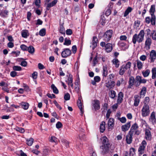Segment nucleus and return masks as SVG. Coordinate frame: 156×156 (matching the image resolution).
I'll return each mask as SVG.
<instances>
[{"instance_id":"nucleus-1","label":"nucleus","mask_w":156,"mask_h":156,"mask_svg":"<svg viewBox=\"0 0 156 156\" xmlns=\"http://www.w3.org/2000/svg\"><path fill=\"white\" fill-rule=\"evenodd\" d=\"M144 32L143 30H141L138 34H134L132 38V42L133 44L136 43V41L139 43L142 42L144 40Z\"/></svg>"},{"instance_id":"nucleus-2","label":"nucleus","mask_w":156,"mask_h":156,"mask_svg":"<svg viewBox=\"0 0 156 156\" xmlns=\"http://www.w3.org/2000/svg\"><path fill=\"white\" fill-rule=\"evenodd\" d=\"M102 145L101 147L102 149V152L103 153L108 151L109 147V144L108 143V139L105 136L102 137Z\"/></svg>"},{"instance_id":"nucleus-3","label":"nucleus","mask_w":156,"mask_h":156,"mask_svg":"<svg viewBox=\"0 0 156 156\" xmlns=\"http://www.w3.org/2000/svg\"><path fill=\"white\" fill-rule=\"evenodd\" d=\"M138 125L135 123L132 126L129 133L133 136H138L140 133V131L138 129Z\"/></svg>"},{"instance_id":"nucleus-4","label":"nucleus","mask_w":156,"mask_h":156,"mask_svg":"<svg viewBox=\"0 0 156 156\" xmlns=\"http://www.w3.org/2000/svg\"><path fill=\"white\" fill-rule=\"evenodd\" d=\"M131 65V62H127L126 65H122L120 70L119 74L121 75H122L127 70L130 68Z\"/></svg>"},{"instance_id":"nucleus-5","label":"nucleus","mask_w":156,"mask_h":156,"mask_svg":"<svg viewBox=\"0 0 156 156\" xmlns=\"http://www.w3.org/2000/svg\"><path fill=\"white\" fill-rule=\"evenodd\" d=\"M112 34L113 31L112 30H107L104 34L103 40L107 42L109 41L112 37Z\"/></svg>"},{"instance_id":"nucleus-6","label":"nucleus","mask_w":156,"mask_h":156,"mask_svg":"<svg viewBox=\"0 0 156 156\" xmlns=\"http://www.w3.org/2000/svg\"><path fill=\"white\" fill-rule=\"evenodd\" d=\"M141 112L143 117H146L148 116L150 113L149 106L144 105L141 110Z\"/></svg>"},{"instance_id":"nucleus-7","label":"nucleus","mask_w":156,"mask_h":156,"mask_svg":"<svg viewBox=\"0 0 156 156\" xmlns=\"http://www.w3.org/2000/svg\"><path fill=\"white\" fill-rule=\"evenodd\" d=\"M51 0H45L44 5H47L46 9L47 10H49L50 8L52 7L55 6L57 3V0H54L51 2L49 3V2Z\"/></svg>"},{"instance_id":"nucleus-8","label":"nucleus","mask_w":156,"mask_h":156,"mask_svg":"<svg viewBox=\"0 0 156 156\" xmlns=\"http://www.w3.org/2000/svg\"><path fill=\"white\" fill-rule=\"evenodd\" d=\"M71 53V51L69 48H65L62 52V56L63 58H66L70 56Z\"/></svg>"},{"instance_id":"nucleus-9","label":"nucleus","mask_w":156,"mask_h":156,"mask_svg":"<svg viewBox=\"0 0 156 156\" xmlns=\"http://www.w3.org/2000/svg\"><path fill=\"white\" fill-rule=\"evenodd\" d=\"M155 11V5H151L150 9L149 12L150 13L151 16H152V22L153 21V24H154V20L155 19V16L154 14Z\"/></svg>"},{"instance_id":"nucleus-10","label":"nucleus","mask_w":156,"mask_h":156,"mask_svg":"<svg viewBox=\"0 0 156 156\" xmlns=\"http://www.w3.org/2000/svg\"><path fill=\"white\" fill-rule=\"evenodd\" d=\"M150 62H153L156 58V51L154 50H152L150 53Z\"/></svg>"},{"instance_id":"nucleus-11","label":"nucleus","mask_w":156,"mask_h":156,"mask_svg":"<svg viewBox=\"0 0 156 156\" xmlns=\"http://www.w3.org/2000/svg\"><path fill=\"white\" fill-rule=\"evenodd\" d=\"M149 121L153 125L156 124L155 113L154 112H153L151 113L149 118Z\"/></svg>"},{"instance_id":"nucleus-12","label":"nucleus","mask_w":156,"mask_h":156,"mask_svg":"<svg viewBox=\"0 0 156 156\" xmlns=\"http://www.w3.org/2000/svg\"><path fill=\"white\" fill-rule=\"evenodd\" d=\"M92 105L95 111L98 110L100 108L99 101L97 100H94L93 101Z\"/></svg>"},{"instance_id":"nucleus-13","label":"nucleus","mask_w":156,"mask_h":156,"mask_svg":"<svg viewBox=\"0 0 156 156\" xmlns=\"http://www.w3.org/2000/svg\"><path fill=\"white\" fill-rule=\"evenodd\" d=\"M108 128L109 130L113 129L114 125V120L113 118H110L109 119L108 122Z\"/></svg>"},{"instance_id":"nucleus-14","label":"nucleus","mask_w":156,"mask_h":156,"mask_svg":"<svg viewBox=\"0 0 156 156\" xmlns=\"http://www.w3.org/2000/svg\"><path fill=\"white\" fill-rule=\"evenodd\" d=\"M152 43V40L151 38L148 37L146 38L145 43V46L147 50L150 48V46Z\"/></svg>"},{"instance_id":"nucleus-15","label":"nucleus","mask_w":156,"mask_h":156,"mask_svg":"<svg viewBox=\"0 0 156 156\" xmlns=\"http://www.w3.org/2000/svg\"><path fill=\"white\" fill-rule=\"evenodd\" d=\"M133 136L128 132L126 136V141L127 144H130L132 141Z\"/></svg>"},{"instance_id":"nucleus-16","label":"nucleus","mask_w":156,"mask_h":156,"mask_svg":"<svg viewBox=\"0 0 156 156\" xmlns=\"http://www.w3.org/2000/svg\"><path fill=\"white\" fill-rule=\"evenodd\" d=\"M130 122H128L122 126L121 128L122 131L125 132L128 130L131 126Z\"/></svg>"},{"instance_id":"nucleus-17","label":"nucleus","mask_w":156,"mask_h":156,"mask_svg":"<svg viewBox=\"0 0 156 156\" xmlns=\"http://www.w3.org/2000/svg\"><path fill=\"white\" fill-rule=\"evenodd\" d=\"M140 97L138 95H135L134 96V105L135 106H137L140 102Z\"/></svg>"},{"instance_id":"nucleus-18","label":"nucleus","mask_w":156,"mask_h":156,"mask_svg":"<svg viewBox=\"0 0 156 156\" xmlns=\"http://www.w3.org/2000/svg\"><path fill=\"white\" fill-rule=\"evenodd\" d=\"M145 138L147 140H150L151 138V131L148 129L145 130Z\"/></svg>"},{"instance_id":"nucleus-19","label":"nucleus","mask_w":156,"mask_h":156,"mask_svg":"<svg viewBox=\"0 0 156 156\" xmlns=\"http://www.w3.org/2000/svg\"><path fill=\"white\" fill-rule=\"evenodd\" d=\"M115 82L114 81L110 80L106 83V87L109 89L113 87L115 85Z\"/></svg>"},{"instance_id":"nucleus-20","label":"nucleus","mask_w":156,"mask_h":156,"mask_svg":"<svg viewBox=\"0 0 156 156\" xmlns=\"http://www.w3.org/2000/svg\"><path fill=\"white\" fill-rule=\"evenodd\" d=\"M135 79L133 76H131L129 78V86L128 88H131L133 86V85L135 82Z\"/></svg>"},{"instance_id":"nucleus-21","label":"nucleus","mask_w":156,"mask_h":156,"mask_svg":"<svg viewBox=\"0 0 156 156\" xmlns=\"http://www.w3.org/2000/svg\"><path fill=\"white\" fill-rule=\"evenodd\" d=\"M81 97L79 98L78 100L77 101V105L80 109L81 113V115H83V111L82 105L81 101Z\"/></svg>"},{"instance_id":"nucleus-22","label":"nucleus","mask_w":156,"mask_h":156,"mask_svg":"<svg viewBox=\"0 0 156 156\" xmlns=\"http://www.w3.org/2000/svg\"><path fill=\"white\" fill-rule=\"evenodd\" d=\"M124 95L123 93L122 92H120L118 94V99L117 100V102L118 103H122L123 100V98Z\"/></svg>"},{"instance_id":"nucleus-23","label":"nucleus","mask_w":156,"mask_h":156,"mask_svg":"<svg viewBox=\"0 0 156 156\" xmlns=\"http://www.w3.org/2000/svg\"><path fill=\"white\" fill-rule=\"evenodd\" d=\"M105 48L106 51L108 52H109L112 50V45L110 43H107L105 45Z\"/></svg>"},{"instance_id":"nucleus-24","label":"nucleus","mask_w":156,"mask_h":156,"mask_svg":"<svg viewBox=\"0 0 156 156\" xmlns=\"http://www.w3.org/2000/svg\"><path fill=\"white\" fill-rule=\"evenodd\" d=\"M59 32L62 34L65 35V29L63 26V23L60 25L59 28Z\"/></svg>"},{"instance_id":"nucleus-25","label":"nucleus","mask_w":156,"mask_h":156,"mask_svg":"<svg viewBox=\"0 0 156 156\" xmlns=\"http://www.w3.org/2000/svg\"><path fill=\"white\" fill-rule=\"evenodd\" d=\"M152 16H151V19L150 17H147L145 18L146 22L148 24H149L151 22V24L153 25H154L155 24L156 19L154 20V24L153 23V21H152Z\"/></svg>"},{"instance_id":"nucleus-26","label":"nucleus","mask_w":156,"mask_h":156,"mask_svg":"<svg viewBox=\"0 0 156 156\" xmlns=\"http://www.w3.org/2000/svg\"><path fill=\"white\" fill-rule=\"evenodd\" d=\"M108 71L107 69V66H104L103 67L102 75L103 76L106 77L108 75Z\"/></svg>"},{"instance_id":"nucleus-27","label":"nucleus","mask_w":156,"mask_h":156,"mask_svg":"<svg viewBox=\"0 0 156 156\" xmlns=\"http://www.w3.org/2000/svg\"><path fill=\"white\" fill-rule=\"evenodd\" d=\"M21 35L23 37L27 38L29 35L28 30H23L21 32Z\"/></svg>"},{"instance_id":"nucleus-28","label":"nucleus","mask_w":156,"mask_h":156,"mask_svg":"<svg viewBox=\"0 0 156 156\" xmlns=\"http://www.w3.org/2000/svg\"><path fill=\"white\" fill-rule=\"evenodd\" d=\"M97 41L98 39L97 37L95 36L93 37L92 42V45H93V49H94L97 46Z\"/></svg>"},{"instance_id":"nucleus-29","label":"nucleus","mask_w":156,"mask_h":156,"mask_svg":"<svg viewBox=\"0 0 156 156\" xmlns=\"http://www.w3.org/2000/svg\"><path fill=\"white\" fill-rule=\"evenodd\" d=\"M105 122H102L100 125V132L101 133H103L105 130Z\"/></svg>"},{"instance_id":"nucleus-30","label":"nucleus","mask_w":156,"mask_h":156,"mask_svg":"<svg viewBox=\"0 0 156 156\" xmlns=\"http://www.w3.org/2000/svg\"><path fill=\"white\" fill-rule=\"evenodd\" d=\"M150 73V70L149 69H147L145 71H143L142 73L143 76L145 77H147L149 75Z\"/></svg>"},{"instance_id":"nucleus-31","label":"nucleus","mask_w":156,"mask_h":156,"mask_svg":"<svg viewBox=\"0 0 156 156\" xmlns=\"http://www.w3.org/2000/svg\"><path fill=\"white\" fill-rule=\"evenodd\" d=\"M112 62L113 64L115 65V67L116 68H118L119 66V62L117 58L114 59L112 61Z\"/></svg>"},{"instance_id":"nucleus-32","label":"nucleus","mask_w":156,"mask_h":156,"mask_svg":"<svg viewBox=\"0 0 156 156\" xmlns=\"http://www.w3.org/2000/svg\"><path fill=\"white\" fill-rule=\"evenodd\" d=\"M132 10V9L131 7H129L125 11L124 14V17H126L127 15H128L129 13L131 12Z\"/></svg>"},{"instance_id":"nucleus-33","label":"nucleus","mask_w":156,"mask_h":156,"mask_svg":"<svg viewBox=\"0 0 156 156\" xmlns=\"http://www.w3.org/2000/svg\"><path fill=\"white\" fill-rule=\"evenodd\" d=\"M152 73V78L154 79L156 77V68H153L151 70Z\"/></svg>"},{"instance_id":"nucleus-34","label":"nucleus","mask_w":156,"mask_h":156,"mask_svg":"<svg viewBox=\"0 0 156 156\" xmlns=\"http://www.w3.org/2000/svg\"><path fill=\"white\" fill-rule=\"evenodd\" d=\"M34 141V139L32 138H30L28 139L27 140L26 143L27 145L29 146H31L32 145Z\"/></svg>"},{"instance_id":"nucleus-35","label":"nucleus","mask_w":156,"mask_h":156,"mask_svg":"<svg viewBox=\"0 0 156 156\" xmlns=\"http://www.w3.org/2000/svg\"><path fill=\"white\" fill-rule=\"evenodd\" d=\"M22 108L25 110L27 109L29 107V104L28 103L22 102L21 103Z\"/></svg>"},{"instance_id":"nucleus-36","label":"nucleus","mask_w":156,"mask_h":156,"mask_svg":"<svg viewBox=\"0 0 156 156\" xmlns=\"http://www.w3.org/2000/svg\"><path fill=\"white\" fill-rule=\"evenodd\" d=\"M34 47L33 46H30L28 47L27 51H28L29 52L30 54H33L34 52Z\"/></svg>"},{"instance_id":"nucleus-37","label":"nucleus","mask_w":156,"mask_h":156,"mask_svg":"<svg viewBox=\"0 0 156 156\" xmlns=\"http://www.w3.org/2000/svg\"><path fill=\"white\" fill-rule=\"evenodd\" d=\"M51 87L53 90V91L54 93L55 94H58V91L54 84H52L51 85Z\"/></svg>"},{"instance_id":"nucleus-38","label":"nucleus","mask_w":156,"mask_h":156,"mask_svg":"<svg viewBox=\"0 0 156 156\" xmlns=\"http://www.w3.org/2000/svg\"><path fill=\"white\" fill-rule=\"evenodd\" d=\"M71 44V41L68 39L67 38H66L65 39L64 42L63 43V44L66 45L68 46Z\"/></svg>"},{"instance_id":"nucleus-39","label":"nucleus","mask_w":156,"mask_h":156,"mask_svg":"<svg viewBox=\"0 0 156 156\" xmlns=\"http://www.w3.org/2000/svg\"><path fill=\"white\" fill-rule=\"evenodd\" d=\"M136 62L137 65L138 69H142L143 65L142 63L139 60H136Z\"/></svg>"},{"instance_id":"nucleus-40","label":"nucleus","mask_w":156,"mask_h":156,"mask_svg":"<svg viewBox=\"0 0 156 156\" xmlns=\"http://www.w3.org/2000/svg\"><path fill=\"white\" fill-rule=\"evenodd\" d=\"M147 91V88L145 87H143L140 92V95H143L145 96V94H146V92Z\"/></svg>"},{"instance_id":"nucleus-41","label":"nucleus","mask_w":156,"mask_h":156,"mask_svg":"<svg viewBox=\"0 0 156 156\" xmlns=\"http://www.w3.org/2000/svg\"><path fill=\"white\" fill-rule=\"evenodd\" d=\"M46 34V29L43 28L41 29L39 32V34L41 36H44Z\"/></svg>"},{"instance_id":"nucleus-42","label":"nucleus","mask_w":156,"mask_h":156,"mask_svg":"<svg viewBox=\"0 0 156 156\" xmlns=\"http://www.w3.org/2000/svg\"><path fill=\"white\" fill-rule=\"evenodd\" d=\"M15 129L17 131L21 133H23L25 132V129L21 127H17Z\"/></svg>"},{"instance_id":"nucleus-43","label":"nucleus","mask_w":156,"mask_h":156,"mask_svg":"<svg viewBox=\"0 0 156 156\" xmlns=\"http://www.w3.org/2000/svg\"><path fill=\"white\" fill-rule=\"evenodd\" d=\"M61 141L65 145L66 148L69 147V143L68 141L64 139H62Z\"/></svg>"},{"instance_id":"nucleus-44","label":"nucleus","mask_w":156,"mask_h":156,"mask_svg":"<svg viewBox=\"0 0 156 156\" xmlns=\"http://www.w3.org/2000/svg\"><path fill=\"white\" fill-rule=\"evenodd\" d=\"M110 94L109 96L112 98H114L116 95V93L115 91L113 90H111L110 91Z\"/></svg>"},{"instance_id":"nucleus-45","label":"nucleus","mask_w":156,"mask_h":156,"mask_svg":"<svg viewBox=\"0 0 156 156\" xmlns=\"http://www.w3.org/2000/svg\"><path fill=\"white\" fill-rule=\"evenodd\" d=\"M8 11L7 10L2 11L0 13V15L3 17H5V15H8Z\"/></svg>"},{"instance_id":"nucleus-46","label":"nucleus","mask_w":156,"mask_h":156,"mask_svg":"<svg viewBox=\"0 0 156 156\" xmlns=\"http://www.w3.org/2000/svg\"><path fill=\"white\" fill-rule=\"evenodd\" d=\"M145 148V147H144L140 145L138 149V151L139 152V154H142L143 153V151Z\"/></svg>"},{"instance_id":"nucleus-47","label":"nucleus","mask_w":156,"mask_h":156,"mask_svg":"<svg viewBox=\"0 0 156 156\" xmlns=\"http://www.w3.org/2000/svg\"><path fill=\"white\" fill-rule=\"evenodd\" d=\"M49 141L51 142L56 143L57 142V138L54 136H52L50 139Z\"/></svg>"},{"instance_id":"nucleus-48","label":"nucleus","mask_w":156,"mask_h":156,"mask_svg":"<svg viewBox=\"0 0 156 156\" xmlns=\"http://www.w3.org/2000/svg\"><path fill=\"white\" fill-rule=\"evenodd\" d=\"M118 119L122 123H125L126 120V119L125 117H122V118L119 117Z\"/></svg>"},{"instance_id":"nucleus-49","label":"nucleus","mask_w":156,"mask_h":156,"mask_svg":"<svg viewBox=\"0 0 156 156\" xmlns=\"http://www.w3.org/2000/svg\"><path fill=\"white\" fill-rule=\"evenodd\" d=\"M150 101V98L149 97H145L144 101V105H148V104Z\"/></svg>"},{"instance_id":"nucleus-50","label":"nucleus","mask_w":156,"mask_h":156,"mask_svg":"<svg viewBox=\"0 0 156 156\" xmlns=\"http://www.w3.org/2000/svg\"><path fill=\"white\" fill-rule=\"evenodd\" d=\"M13 69L14 71H20L21 70V68L20 66H14L13 67Z\"/></svg>"},{"instance_id":"nucleus-51","label":"nucleus","mask_w":156,"mask_h":156,"mask_svg":"<svg viewBox=\"0 0 156 156\" xmlns=\"http://www.w3.org/2000/svg\"><path fill=\"white\" fill-rule=\"evenodd\" d=\"M64 99L66 101L69 100L70 98V95L69 94L67 93L65 94L64 97Z\"/></svg>"},{"instance_id":"nucleus-52","label":"nucleus","mask_w":156,"mask_h":156,"mask_svg":"<svg viewBox=\"0 0 156 156\" xmlns=\"http://www.w3.org/2000/svg\"><path fill=\"white\" fill-rule=\"evenodd\" d=\"M93 66H95L98 62L97 55L95 56L93 60Z\"/></svg>"},{"instance_id":"nucleus-53","label":"nucleus","mask_w":156,"mask_h":156,"mask_svg":"<svg viewBox=\"0 0 156 156\" xmlns=\"http://www.w3.org/2000/svg\"><path fill=\"white\" fill-rule=\"evenodd\" d=\"M20 47L21 48L23 51H27L28 47L26 45L23 44L20 45Z\"/></svg>"},{"instance_id":"nucleus-54","label":"nucleus","mask_w":156,"mask_h":156,"mask_svg":"<svg viewBox=\"0 0 156 156\" xmlns=\"http://www.w3.org/2000/svg\"><path fill=\"white\" fill-rule=\"evenodd\" d=\"M66 34L68 35H71L73 33V32L71 29H68L66 31Z\"/></svg>"},{"instance_id":"nucleus-55","label":"nucleus","mask_w":156,"mask_h":156,"mask_svg":"<svg viewBox=\"0 0 156 156\" xmlns=\"http://www.w3.org/2000/svg\"><path fill=\"white\" fill-rule=\"evenodd\" d=\"M67 76H68V81L73 82V79L72 76L69 73L68 75H67Z\"/></svg>"},{"instance_id":"nucleus-56","label":"nucleus","mask_w":156,"mask_h":156,"mask_svg":"<svg viewBox=\"0 0 156 156\" xmlns=\"http://www.w3.org/2000/svg\"><path fill=\"white\" fill-rule=\"evenodd\" d=\"M53 102L54 104H55V106L57 107L60 110H61L62 109V108L61 106L58 104L56 100H55Z\"/></svg>"},{"instance_id":"nucleus-57","label":"nucleus","mask_w":156,"mask_h":156,"mask_svg":"<svg viewBox=\"0 0 156 156\" xmlns=\"http://www.w3.org/2000/svg\"><path fill=\"white\" fill-rule=\"evenodd\" d=\"M118 44L119 47H121L122 48H123L125 46L126 44L125 43L119 41V42Z\"/></svg>"},{"instance_id":"nucleus-58","label":"nucleus","mask_w":156,"mask_h":156,"mask_svg":"<svg viewBox=\"0 0 156 156\" xmlns=\"http://www.w3.org/2000/svg\"><path fill=\"white\" fill-rule=\"evenodd\" d=\"M111 13V11L110 9H108L105 13V15L107 16H109Z\"/></svg>"},{"instance_id":"nucleus-59","label":"nucleus","mask_w":156,"mask_h":156,"mask_svg":"<svg viewBox=\"0 0 156 156\" xmlns=\"http://www.w3.org/2000/svg\"><path fill=\"white\" fill-rule=\"evenodd\" d=\"M56 126L57 128L59 129L62 127V124L60 122H58L56 124Z\"/></svg>"},{"instance_id":"nucleus-60","label":"nucleus","mask_w":156,"mask_h":156,"mask_svg":"<svg viewBox=\"0 0 156 156\" xmlns=\"http://www.w3.org/2000/svg\"><path fill=\"white\" fill-rule=\"evenodd\" d=\"M151 36L154 40L156 41V33H151Z\"/></svg>"},{"instance_id":"nucleus-61","label":"nucleus","mask_w":156,"mask_h":156,"mask_svg":"<svg viewBox=\"0 0 156 156\" xmlns=\"http://www.w3.org/2000/svg\"><path fill=\"white\" fill-rule=\"evenodd\" d=\"M127 37L126 35H121L120 37V39L121 41H126Z\"/></svg>"},{"instance_id":"nucleus-62","label":"nucleus","mask_w":156,"mask_h":156,"mask_svg":"<svg viewBox=\"0 0 156 156\" xmlns=\"http://www.w3.org/2000/svg\"><path fill=\"white\" fill-rule=\"evenodd\" d=\"M111 111L110 109H108L107 112V113L106 114V117L107 119H108L110 115V114L111 113Z\"/></svg>"},{"instance_id":"nucleus-63","label":"nucleus","mask_w":156,"mask_h":156,"mask_svg":"<svg viewBox=\"0 0 156 156\" xmlns=\"http://www.w3.org/2000/svg\"><path fill=\"white\" fill-rule=\"evenodd\" d=\"M76 50H77V48H76V46L75 45L73 46L72 47V50L74 54H75L76 51Z\"/></svg>"},{"instance_id":"nucleus-64","label":"nucleus","mask_w":156,"mask_h":156,"mask_svg":"<svg viewBox=\"0 0 156 156\" xmlns=\"http://www.w3.org/2000/svg\"><path fill=\"white\" fill-rule=\"evenodd\" d=\"M123 81V80L122 78L120 80H118L116 83V85L118 86H119Z\"/></svg>"}]
</instances>
